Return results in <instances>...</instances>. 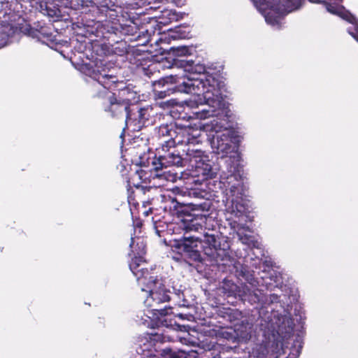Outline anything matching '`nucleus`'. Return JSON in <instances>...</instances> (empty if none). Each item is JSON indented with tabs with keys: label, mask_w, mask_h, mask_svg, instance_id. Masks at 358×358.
<instances>
[{
	"label": "nucleus",
	"mask_w": 358,
	"mask_h": 358,
	"mask_svg": "<svg viewBox=\"0 0 358 358\" xmlns=\"http://www.w3.org/2000/svg\"><path fill=\"white\" fill-rule=\"evenodd\" d=\"M280 296L278 294H272L270 295V300L271 303H277L279 301Z\"/></svg>",
	"instance_id": "33"
},
{
	"label": "nucleus",
	"mask_w": 358,
	"mask_h": 358,
	"mask_svg": "<svg viewBox=\"0 0 358 358\" xmlns=\"http://www.w3.org/2000/svg\"><path fill=\"white\" fill-rule=\"evenodd\" d=\"M257 358H266V357L264 354H262V355L257 356Z\"/></svg>",
	"instance_id": "37"
},
{
	"label": "nucleus",
	"mask_w": 358,
	"mask_h": 358,
	"mask_svg": "<svg viewBox=\"0 0 358 358\" xmlns=\"http://www.w3.org/2000/svg\"><path fill=\"white\" fill-rule=\"evenodd\" d=\"M162 81L166 84H175L174 90L178 92L203 96L206 103L213 108L210 110H203V118L220 116L224 113L223 110H217L222 104L221 88L224 86L219 74H204L195 77L182 73L166 76Z\"/></svg>",
	"instance_id": "2"
},
{
	"label": "nucleus",
	"mask_w": 358,
	"mask_h": 358,
	"mask_svg": "<svg viewBox=\"0 0 358 358\" xmlns=\"http://www.w3.org/2000/svg\"><path fill=\"white\" fill-rule=\"evenodd\" d=\"M44 10H45V12H46V13H45V14H47V15H49V16L52 17V16H54V15L55 14V10H51V9H50V10H49V8H48V4H47V3H46V2L45 3V9H44Z\"/></svg>",
	"instance_id": "32"
},
{
	"label": "nucleus",
	"mask_w": 358,
	"mask_h": 358,
	"mask_svg": "<svg viewBox=\"0 0 358 358\" xmlns=\"http://www.w3.org/2000/svg\"><path fill=\"white\" fill-rule=\"evenodd\" d=\"M242 170L238 164L231 162L227 164V171H223L220 177L221 187L226 192L234 196L237 192L238 187L242 183Z\"/></svg>",
	"instance_id": "12"
},
{
	"label": "nucleus",
	"mask_w": 358,
	"mask_h": 358,
	"mask_svg": "<svg viewBox=\"0 0 358 358\" xmlns=\"http://www.w3.org/2000/svg\"><path fill=\"white\" fill-rule=\"evenodd\" d=\"M159 17L162 19L160 23L164 24H169L173 21H176L178 20V15L176 11L168 9H164V10H162V14L159 16Z\"/></svg>",
	"instance_id": "25"
},
{
	"label": "nucleus",
	"mask_w": 358,
	"mask_h": 358,
	"mask_svg": "<svg viewBox=\"0 0 358 358\" xmlns=\"http://www.w3.org/2000/svg\"><path fill=\"white\" fill-rule=\"evenodd\" d=\"M145 339L150 343V345H155L157 343H164L169 340V337L166 336L162 329H157L150 333H146Z\"/></svg>",
	"instance_id": "22"
},
{
	"label": "nucleus",
	"mask_w": 358,
	"mask_h": 358,
	"mask_svg": "<svg viewBox=\"0 0 358 358\" xmlns=\"http://www.w3.org/2000/svg\"><path fill=\"white\" fill-rule=\"evenodd\" d=\"M145 37H146V39L145 40V41H143L142 43H137L136 45H144V44L147 43L148 42H149L150 36H146Z\"/></svg>",
	"instance_id": "35"
},
{
	"label": "nucleus",
	"mask_w": 358,
	"mask_h": 358,
	"mask_svg": "<svg viewBox=\"0 0 358 358\" xmlns=\"http://www.w3.org/2000/svg\"><path fill=\"white\" fill-rule=\"evenodd\" d=\"M353 30L348 29V33L358 42V20L357 24H353Z\"/></svg>",
	"instance_id": "31"
},
{
	"label": "nucleus",
	"mask_w": 358,
	"mask_h": 358,
	"mask_svg": "<svg viewBox=\"0 0 358 358\" xmlns=\"http://www.w3.org/2000/svg\"><path fill=\"white\" fill-rule=\"evenodd\" d=\"M223 114L224 113L220 115L221 116L223 115V119H220L218 116H215L216 118L210 122L211 129L215 131V135L213 136L212 141V146L216 149L215 152L217 154H222V157L231 152L232 149L231 139L229 136L224 133L220 134V132L227 130L229 127L228 117Z\"/></svg>",
	"instance_id": "9"
},
{
	"label": "nucleus",
	"mask_w": 358,
	"mask_h": 358,
	"mask_svg": "<svg viewBox=\"0 0 358 358\" xmlns=\"http://www.w3.org/2000/svg\"><path fill=\"white\" fill-rule=\"evenodd\" d=\"M142 285H145V288L142 287V290L149 293L146 303L155 315L162 317L172 313V307L170 306L159 307L160 304L169 302L171 297L170 291L159 280L157 276L149 275L147 282Z\"/></svg>",
	"instance_id": "5"
},
{
	"label": "nucleus",
	"mask_w": 358,
	"mask_h": 358,
	"mask_svg": "<svg viewBox=\"0 0 358 358\" xmlns=\"http://www.w3.org/2000/svg\"><path fill=\"white\" fill-rule=\"evenodd\" d=\"M171 89L167 88L166 90H162V91H157L155 90V94L159 98V99H163L167 95L169 94V91Z\"/></svg>",
	"instance_id": "30"
},
{
	"label": "nucleus",
	"mask_w": 358,
	"mask_h": 358,
	"mask_svg": "<svg viewBox=\"0 0 358 358\" xmlns=\"http://www.w3.org/2000/svg\"><path fill=\"white\" fill-rule=\"evenodd\" d=\"M199 131L192 127L178 125L176 123V127L172 131L171 138L166 140V143L171 145H192L195 146L200 142ZM170 145H168V147Z\"/></svg>",
	"instance_id": "13"
},
{
	"label": "nucleus",
	"mask_w": 358,
	"mask_h": 358,
	"mask_svg": "<svg viewBox=\"0 0 358 358\" xmlns=\"http://www.w3.org/2000/svg\"><path fill=\"white\" fill-rule=\"evenodd\" d=\"M211 206V202L207 200L186 204L176 199L171 201L169 209L176 220L168 225V231L173 234H182L180 238L173 240L172 248L189 265L202 261L199 250L202 238L196 233L203 229L201 222L203 220L213 221L203 213H208Z\"/></svg>",
	"instance_id": "1"
},
{
	"label": "nucleus",
	"mask_w": 358,
	"mask_h": 358,
	"mask_svg": "<svg viewBox=\"0 0 358 358\" xmlns=\"http://www.w3.org/2000/svg\"><path fill=\"white\" fill-rule=\"evenodd\" d=\"M164 141L160 147L156 148L155 158L152 162L154 170L157 171L172 166H184L182 156L176 149V145H169L170 147Z\"/></svg>",
	"instance_id": "8"
},
{
	"label": "nucleus",
	"mask_w": 358,
	"mask_h": 358,
	"mask_svg": "<svg viewBox=\"0 0 358 358\" xmlns=\"http://www.w3.org/2000/svg\"><path fill=\"white\" fill-rule=\"evenodd\" d=\"M161 355L164 358H186L187 357V354L184 351H175L168 348L162 350Z\"/></svg>",
	"instance_id": "26"
},
{
	"label": "nucleus",
	"mask_w": 358,
	"mask_h": 358,
	"mask_svg": "<svg viewBox=\"0 0 358 358\" xmlns=\"http://www.w3.org/2000/svg\"><path fill=\"white\" fill-rule=\"evenodd\" d=\"M105 66L106 64L100 61L96 62L94 68L91 71L90 77L96 82L94 84V87L97 88V85H100L103 88V91L96 95L98 98L104 96L105 91L110 92V90L117 88L119 83L117 76L111 73V70L105 68Z\"/></svg>",
	"instance_id": "11"
},
{
	"label": "nucleus",
	"mask_w": 358,
	"mask_h": 358,
	"mask_svg": "<svg viewBox=\"0 0 358 358\" xmlns=\"http://www.w3.org/2000/svg\"><path fill=\"white\" fill-rule=\"evenodd\" d=\"M242 267V269L241 270V272L239 273V275L242 276L243 278H245L246 277V269L245 268L243 267V266H241Z\"/></svg>",
	"instance_id": "34"
},
{
	"label": "nucleus",
	"mask_w": 358,
	"mask_h": 358,
	"mask_svg": "<svg viewBox=\"0 0 358 358\" xmlns=\"http://www.w3.org/2000/svg\"><path fill=\"white\" fill-rule=\"evenodd\" d=\"M9 35L4 31V29L0 27V48L7 44Z\"/></svg>",
	"instance_id": "29"
},
{
	"label": "nucleus",
	"mask_w": 358,
	"mask_h": 358,
	"mask_svg": "<svg viewBox=\"0 0 358 358\" xmlns=\"http://www.w3.org/2000/svg\"><path fill=\"white\" fill-rule=\"evenodd\" d=\"M99 29H109L111 32H120L119 36L125 38L131 36L128 39L130 41H137L141 38V32L138 31L137 27L132 22L130 24H122L117 21L106 20L99 22Z\"/></svg>",
	"instance_id": "15"
},
{
	"label": "nucleus",
	"mask_w": 358,
	"mask_h": 358,
	"mask_svg": "<svg viewBox=\"0 0 358 358\" xmlns=\"http://www.w3.org/2000/svg\"><path fill=\"white\" fill-rule=\"evenodd\" d=\"M255 2H257L258 0H253ZM312 3H324L327 11L331 13L333 15H336V1L334 0H308ZM285 4V10L287 12L292 11L294 10L298 9L301 3L303 0H284Z\"/></svg>",
	"instance_id": "19"
},
{
	"label": "nucleus",
	"mask_w": 358,
	"mask_h": 358,
	"mask_svg": "<svg viewBox=\"0 0 358 358\" xmlns=\"http://www.w3.org/2000/svg\"><path fill=\"white\" fill-rule=\"evenodd\" d=\"M190 168L194 173V176L201 177L202 180L213 178L215 175L208 157L206 155L201 159H199L198 162L192 165Z\"/></svg>",
	"instance_id": "17"
},
{
	"label": "nucleus",
	"mask_w": 358,
	"mask_h": 358,
	"mask_svg": "<svg viewBox=\"0 0 358 358\" xmlns=\"http://www.w3.org/2000/svg\"><path fill=\"white\" fill-rule=\"evenodd\" d=\"M156 115L157 113L151 106L143 108L133 106L131 110L127 111L125 122L133 131H139L143 127L153 124Z\"/></svg>",
	"instance_id": "10"
},
{
	"label": "nucleus",
	"mask_w": 358,
	"mask_h": 358,
	"mask_svg": "<svg viewBox=\"0 0 358 358\" xmlns=\"http://www.w3.org/2000/svg\"><path fill=\"white\" fill-rule=\"evenodd\" d=\"M117 7L114 0H100L96 1H82L81 9L82 13L84 14L83 20H85L83 24L87 31V25L92 24V20L95 22H101L97 20L99 17H104L108 11H115Z\"/></svg>",
	"instance_id": "7"
},
{
	"label": "nucleus",
	"mask_w": 358,
	"mask_h": 358,
	"mask_svg": "<svg viewBox=\"0 0 358 358\" xmlns=\"http://www.w3.org/2000/svg\"><path fill=\"white\" fill-rule=\"evenodd\" d=\"M134 238H132V237H131V243H130V244H129V246H130V247H132V245H134Z\"/></svg>",
	"instance_id": "36"
},
{
	"label": "nucleus",
	"mask_w": 358,
	"mask_h": 358,
	"mask_svg": "<svg viewBox=\"0 0 358 358\" xmlns=\"http://www.w3.org/2000/svg\"><path fill=\"white\" fill-rule=\"evenodd\" d=\"M192 145H187L185 157H182L184 166H188L191 167L194 163L198 162L199 159H201L204 157V152L201 149L195 148Z\"/></svg>",
	"instance_id": "20"
},
{
	"label": "nucleus",
	"mask_w": 358,
	"mask_h": 358,
	"mask_svg": "<svg viewBox=\"0 0 358 358\" xmlns=\"http://www.w3.org/2000/svg\"><path fill=\"white\" fill-rule=\"evenodd\" d=\"M338 1H342V0H337V17L352 26L353 24H357L358 19L343 6L339 5Z\"/></svg>",
	"instance_id": "21"
},
{
	"label": "nucleus",
	"mask_w": 358,
	"mask_h": 358,
	"mask_svg": "<svg viewBox=\"0 0 358 358\" xmlns=\"http://www.w3.org/2000/svg\"><path fill=\"white\" fill-rule=\"evenodd\" d=\"M158 66L159 64L157 63L152 62L146 67H143L142 70L145 75L151 77L155 73L159 71Z\"/></svg>",
	"instance_id": "27"
},
{
	"label": "nucleus",
	"mask_w": 358,
	"mask_h": 358,
	"mask_svg": "<svg viewBox=\"0 0 358 358\" xmlns=\"http://www.w3.org/2000/svg\"><path fill=\"white\" fill-rule=\"evenodd\" d=\"M174 65L182 69L184 73H189V76L201 77V75L210 74L206 71L203 64L195 63L194 61L187 59H175Z\"/></svg>",
	"instance_id": "16"
},
{
	"label": "nucleus",
	"mask_w": 358,
	"mask_h": 358,
	"mask_svg": "<svg viewBox=\"0 0 358 358\" xmlns=\"http://www.w3.org/2000/svg\"><path fill=\"white\" fill-rule=\"evenodd\" d=\"M92 24L87 25L84 35L87 37L94 36L96 41H103L101 48L106 55L123 56L128 52L127 41L119 36L120 32H111L109 29H99V22L92 20Z\"/></svg>",
	"instance_id": "3"
},
{
	"label": "nucleus",
	"mask_w": 358,
	"mask_h": 358,
	"mask_svg": "<svg viewBox=\"0 0 358 358\" xmlns=\"http://www.w3.org/2000/svg\"><path fill=\"white\" fill-rule=\"evenodd\" d=\"M208 218H212L209 216L208 213H203ZM213 221L206 220L201 222L203 229L199 230L196 233L197 236H201L202 242H203L208 247L204 248V252L206 255L212 257L218 261L220 256L226 257L227 252L224 248H221L220 242L219 241L218 232L216 230V222L214 220Z\"/></svg>",
	"instance_id": "6"
},
{
	"label": "nucleus",
	"mask_w": 358,
	"mask_h": 358,
	"mask_svg": "<svg viewBox=\"0 0 358 358\" xmlns=\"http://www.w3.org/2000/svg\"><path fill=\"white\" fill-rule=\"evenodd\" d=\"M176 127V123L162 124L157 129V134L159 137H169L171 138L172 131Z\"/></svg>",
	"instance_id": "24"
},
{
	"label": "nucleus",
	"mask_w": 358,
	"mask_h": 358,
	"mask_svg": "<svg viewBox=\"0 0 358 358\" xmlns=\"http://www.w3.org/2000/svg\"><path fill=\"white\" fill-rule=\"evenodd\" d=\"M173 52L176 56L182 57L181 59H187L186 57L184 58V57H186L189 55H190V50L187 46H178L177 48H173Z\"/></svg>",
	"instance_id": "28"
},
{
	"label": "nucleus",
	"mask_w": 358,
	"mask_h": 358,
	"mask_svg": "<svg viewBox=\"0 0 358 358\" xmlns=\"http://www.w3.org/2000/svg\"><path fill=\"white\" fill-rule=\"evenodd\" d=\"M101 106L103 110L110 113L112 116H117L120 114L131 110L129 108V101L124 99H117L115 94L111 92L105 91L104 96L100 98Z\"/></svg>",
	"instance_id": "14"
},
{
	"label": "nucleus",
	"mask_w": 358,
	"mask_h": 358,
	"mask_svg": "<svg viewBox=\"0 0 358 358\" xmlns=\"http://www.w3.org/2000/svg\"><path fill=\"white\" fill-rule=\"evenodd\" d=\"M260 290L258 289L250 290V289H246L243 291V294L242 295V299L243 301H248L251 304L259 303L261 301L260 299Z\"/></svg>",
	"instance_id": "23"
},
{
	"label": "nucleus",
	"mask_w": 358,
	"mask_h": 358,
	"mask_svg": "<svg viewBox=\"0 0 358 358\" xmlns=\"http://www.w3.org/2000/svg\"><path fill=\"white\" fill-rule=\"evenodd\" d=\"M146 172L141 169H137L127 180V200L132 211V208L137 210L138 215L142 214L145 217L152 213V208L147 207L152 204L153 199H148L146 201L141 200L142 205L139 208V203L136 198L141 199L142 195L150 190V187H144L141 183L146 180Z\"/></svg>",
	"instance_id": "4"
},
{
	"label": "nucleus",
	"mask_w": 358,
	"mask_h": 358,
	"mask_svg": "<svg viewBox=\"0 0 358 358\" xmlns=\"http://www.w3.org/2000/svg\"><path fill=\"white\" fill-rule=\"evenodd\" d=\"M142 262L143 257H135L129 263L130 270L136 277L138 284L141 285L147 282L149 275H152L147 268L143 266Z\"/></svg>",
	"instance_id": "18"
}]
</instances>
